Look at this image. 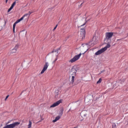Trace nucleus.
Segmentation results:
<instances>
[{
	"label": "nucleus",
	"instance_id": "nucleus-1",
	"mask_svg": "<svg viewBox=\"0 0 128 128\" xmlns=\"http://www.w3.org/2000/svg\"><path fill=\"white\" fill-rule=\"evenodd\" d=\"M112 36H114V32H107L105 34V38L104 39V42H106L107 44L109 42V44H110V40H112Z\"/></svg>",
	"mask_w": 128,
	"mask_h": 128
},
{
	"label": "nucleus",
	"instance_id": "nucleus-2",
	"mask_svg": "<svg viewBox=\"0 0 128 128\" xmlns=\"http://www.w3.org/2000/svg\"><path fill=\"white\" fill-rule=\"evenodd\" d=\"M110 48V42H108V44L105 47L98 50L95 53L96 56H99V54H102V52H106V50L108 48Z\"/></svg>",
	"mask_w": 128,
	"mask_h": 128
},
{
	"label": "nucleus",
	"instance_id": "nucleus-3",
	"mask_svg": "<svg viewBox=\"0 0 128 128\" xmlns=\"http://www.w3.org/2000/svg\"><path fill=\"white\" fill-rule=\"evenodd\" d=\"M95 45H96V43L94 42H89L88 44H86L84 46V48H88L86 50L83 54H86V52L88 50V48H90L94 46H95Z\"/></svg>",
	"mask_w": 128,
	"mask_h": 128
},
{
	"label": "nucleus",
	"instance_id": "nucleus-4",
	"mask_svg": "<svg viewBox=\"0 0 128 128\" xmlns=\"http://www.w3.org/2000/svg\"><path fill=\"white\" fill-rule=\"evenodd\" d=\"M82 56V53H80L78 55L75 56L72 58L70 60L69 62H71L72 64V62H76L80 58V56Z\"/></svg>",
	"mask_w": 128,
	"mask_h": 128
},
{
	"label": "nucleus",
	"instance_id": "nucleus-5",
	"mask_svg": "<svg viewBox=\"0 0 128 128\" xmlns=\"http://www.w3.org/2000/svg\"><path fill=\"white\" fill-rule=\"evenodd\" d=\"M80 38L82 40H84L86 38V30H84V28L80 30Z\"/></svg>",
	"mask_w": 128,
	"mask_h": 128
},
{
	"label": "nucleus",
	"instance_id": "nucleus-6",
	"mask_svg": "<svg viewBox=\"0 0 128 128\" xmlns=\"http://www.w3.org/2000/svg\"><path fill=\"white\" fill-rule=\"evenodd\" d=\"M76 67L75 66H73L70 71V74L72 76H76Z\"/></svg>",
	"mask_w": 128,
	"mask_h": 128
},
{
	"label": "nucleus",
	"instance_id": "nucleus-7",
	"mask_svg": "<svg viewBox=\"0 0 128 128\" xmlns=\"http://www.w3.org/2000/svg\"><path fill=\"white\" fill-rule=\"evenodd\" d=\"M48 66H49L48 62H46V64L44 66L43 69L40 72V74H44V72H46V70H48Z\"/></svg>",
	"mask_w": 128,
	"mask_h": 128
},
{
	"label": "nucleus",
	"instance_id": "nucleus-8",
	"mask_svg": "<svg viewBox=\"0 0 128 128\" xmlns=\"http://www.w3.org/2000/svg\"><path fill=\"white\" fill-rule=\"evenodd\" d=\"M62 102V100H60L57 101L56 102L50 106V108H56V106H58V104H61Z\"/></svg>",
	"mask_w": 128,
	"mask_h": 128
},
{
	"label": "nucleus",
	"instance_id": "nucleus-9",
	"mask_svg": "<svg viewBox=\"0 0 128 128\" xmlns=\"http://www.w3.org/2000/svg\"><path fill=\"white\" fill-rule=\"evenodd\" d=\"M32 14V12L30 11V12H28V13L26 14H24V15L23 16H24V18H26V16L27 17V18H29L30 16V14Z\"/></svg>",
	"mask_w": 128,
	"mask_h": 128
},
{
	"label": "nucleus",
	"instance_id": "nucleus-10",
	"mask_svg": "<svg viewBox=\"0 0 128 128\" xmlns=\"http://www.w3.org/2000/svg\"><path fill=\"white\" fill-rule=\"evenodd\" d=\"M60 116H58L56 117L55 120H53L52 122H58V120H60Z\"/></svg>",
	"mask_w": 128,
	"mask_h": 128
},
{
	"label": "nucleus",
	"instance_id": "nucleus-11",
	"mask_svg": "<svg viewBox=\"0 0 128 128\" xmlns=\"http://www.w3.org/2000/svg\"><path fill=\"white\" fill-rule=\"evenodd\" d=\"M90 18H89L86 20V22L82 25L81 26H86V22H90Z\"/></svg>",
	"mask_w": 128,
	"mask_h": 128
},
{
	"label": "nucleus",
	"instance_id": "nucleus-12",
	"mask_svg": "<svg viewBox=\"0 0 128 128\" xmlns=\"http://www.w3.org/2000/svg\"><path fill=\"white\" fill-rule=\"evenodd\" d=\"M60 116H62V114H64V108H61L60 109Z\"/></svg>",
	"mask_w": 128,
	"mask_h": 128
},
{
	"label": "nucleus",
	"instance_id": "nucleus-13",
	"mask_svg": "<svg viewBox=\"0 0 128 128\" xmlns=\"http://www.w3.org/2000/svg\"><path fill=\"white\" fill-rule=\"evenodd\" d=\"M16 2L14 1L12 4L11 7L14 8V6H16Z\"/></svg>",
	"mask_w": 128,
	"mask_h": 128
},
{
	"label": "nucleus",
	"instance_id": "nucleus-14",
	"mask_svg": "<svg viewBox=\"0 0 128 128\" xmlns=\"http://www.w3.org/2000/svg\"><path fill=\"white\" fill-rule=\"evenodd\" d=\"M72 84H74V76H72Z\"/></svg>",
	"mask_w": 128,
	"mask_h": 128
},
{
	"label": "nucleus",
	"instance_id": "nucleus-15",
	"mask_svg": "<svg viewBox=\"0 0 128 128\" xmlns=\"http://www.w3.org/2000/svg\"><path fill=\"white\" fill-rule=\"evenodd\" d=\"M32 128V122L29 121V124L28 125V128Z\"/></svg>",
	"mask_w": 128,
	"mask_h": 128
},
{
	"label": "nucleus",
	"instance_id": "nucleus-16",
	"mask_svg": "<svg viewBox=\"0 0 128 128\" xmlns=\"http://www.w3.org/2000/svg\"><path fill=\"white\" fill-rule=\"evenodd\" d=\"M16 22H14L13 24V29L14 30L16 29Z\"/></svg>",
	"mask_w": 128,
	"mask_h": 128
},
{
	"label": "nucleus",
	"instance_id": "nucleus-17",
	"mask_svg": "<svg viewBox=\"0 0 128 128\" xmlns=\"http://www.w3.org/2000/svg\"><path fill=\"white\" fill-rule=\"evenodd\" d=\"M16 52V50H15V49L12 50L11 52L12 54H14V53Z\"/></svg>",
	"mask_w": 128,
	"mask_h": 128
},
{
	"label": "nucleus",
	"instance_id": "nucleus-18",
	"mask_svg": "<svg viewBox=\"0 0 128 128\" xmlns=\"http://www.w3.org/2000/svg\"><path fill=\"white\" fill-rule=\"evenodd\" d=\"M18 48V45H16L14 48H13L14 50H16Z\"/></svg>",
	"mask_w": 128,
	"mask_h": 128
},
{
	"label": "nucleus",
	"instance_id": "nucleus-19",
	"mask_svg": "<svg viewBox=\"0 0 128 128\" xmlns=\"http://www.w3.org/2000/svg\"><path fill=\"white\" fill-rule=\"evenodd\" d=\"M102 82V78H100L99 80L97 82V84H100Z\"/></svg>",
	"mask_w": 128,
	"mask_h": 128
},
{
	"label": "nucleus",
	"instance_id": "nucleus-20",
	"mask_svg": "<svg viewBox=\"0 0 128 128\" xmlns=\"http://www.w3.org/2000/svg\"><path fill=\"white\" fill-rule=\"evenodd\" d=\"M12 8H13L12 7V6H10V8H9V9L8 10V12H10L11 11V10H12Z\"/></svg>",
	"mask_w": 128,
	"mask_h": 128
},
{
	"label": "nucleus",
	"instance_id": "nucleus-21",
	"mask_svg": "<svg viewBox=\"0 0 128 128\" xmlns=\"http://www.w3.org/2000/svg\"><path fill=\"white\" fill-rule=\"evenodd\" d=\"M21 22V21H20V19H18V20L16 22L17 23V24H18V22Z\"/></svg>",
	"mask_w": 128,
	"mask_h": 128
},
{
	"label": "nucleus",
	"instance_id": "nucleus-22",
	"mask_svg": "<svg viewBox=\"0 0 128 128\" xmlns=\"http://www.w3.org/2000/svg\"><path fill=\"white\" fill-rule=\"evenodd\" d=\"M56 28H58V24H56V26L54 28L53 30H56Z\"/></svg>",
	"mask_w": 128,
	"mask_h": 128
},
{
	"label": "nucleus",
	"instance_id": "nucleus-23",
	"mask_svg": "<svg viewBox=\"0 0 128 128\" xmlns=\"http://www.w3.org/2000/svg\"><path fill=\"white\" fill-rule=\"evenodd\" d=\"M24 16H22L21 18H20V20L22 22V20H24Z\"/></svg>",
	"mask_w": 128,
	"mask_h": 128
},
{
	"label": "nucleus",
	"instance_id": "nucleus-24",
	"mask_svg": "<svg viewBox=\"0 0 128 128\" xmlns=\"http://www.w3.org/2000/svg\"><path fill=\"white\" fill-rule=\"evenodd\" d=\"M106 71L104 70H102L100 71V72L99 74H102V72H104Z\"/></svg>",
	"mask_w": 128,
	"mask_h": 128
},
{
	"label": "nucleus",
	"instance_id": "nucleus-25",
	"mask_svg": "<svg viewBox=\"0 0 128 128\" xmlns=\"http://www.w3.org/2000/svg\"><path fill=\"white\" fill-rule=\"evenodd\" d=\"M56 60H58V58H56V59L54 61H53V64H55Z\"/></svg>",
	"mask_w": 128,
	"mask_h": 128
},
{
	"label": "nucleus",
	"instance_id": "nucleus-26",
	"mask_svg": "<svg viewBox=\"0 0 128 128\" xmlns=\"http://www.w3.org/2000/svg\"><path fill=\"white\" fill-rule=\"evenodd\" d=\"M8 96H10L8 95L6 98H5V100H8Z\"/></svg>",
	"mask_w": 128,
	"mask_h": 128
},
{
	"label": "nucleus",
	"instance_id": "nucleus-27",
	"mask_svg": "<svg viewBox=\"0 0 128 128\" xmlns=\"http://www.w3.org/2000/svg\"><path fill=\"white\" fill-rule=\"evenodd\" d=\"M54 52H57V54H58V51L56 50H54Z\"/></svg>",
	"mask_w": 128,
	"mask_h": 128
},
{
	"label": "nucleus",
	"instance_id": "nucleus-28",
	"mask_svg": "<svg viewBox=\"0 0 128 128\" xmlns=\"http://www.w3.org/2000/svg\"><path fill=\"white\" fill-rule=\"evenodd\" d=\"M8 0H6V4H8Z\"/></svg>",
	"mask_w": 128,
	"mask_h": 128
},
{
	"label": "nucleus",
	"instance_id": "nucleus-29",
	"mask_svg": "<svg viewBox=\"0 0 128 128\" xmlns=\"http://www.w3.org/2000/svg\"><path fill=\"white\" fill-rule=\"evenodd\" d=\"M54 50H53L51 52V54H52V53H54Z\"/></svg>",
	"mask_w": 128,
	"mask_h": 128
},
{
	"label": "nucleus",
	"instance_id": "nucleus-30",
	"mask_svg": "<svg viewBox=\"0 0 128 128\" xmlns=\"http://www.w3.org/2000/svg\"><path fill=\"white\" fill-rule=\"evenodd\" d=\"M60 50V48H57V50L58 52V50Z\"/></svg>",
	"mask_w": 128,
	"mask_h": 128
},
{
	"label": "nucleus",
	"instance_id": "nucleus-31",
	"mask_svg": "<svg viewBox=\"0 0 128 128\" xmlns=\"http://www.w3.org/2000/svg\"><path fill=\"white\" fill-rule=\"evenodd\" d=\"M14 30H15V29H14ZM14 30L13 29V32H14Z\"/></svg>",
	"mask_w": 128,
	"mask_h": 128
},
{
	"label": "nucleus",
	"instance_id": "nucleus-32",
	"mask_svg": "<svg viewBox=\"0 0 128 128\" xmlns=\"http://www.w3.org/2000/svg\"><path fill=\"white\" fill-rule=\"evenodd\" d=\"M20 70V68H18V70Z\"/></svg>",
	"mask_w": 128,
	"mask_h": 128
},
{
	"label": "nucleus",
	"instance_id": "nucleus-33",
	"mask_svg": "<svg viewBox=\"0 0 128 128\" xmlns=\"http://www.w3.org/2000/svg\"><path fill=\"white\" fill-rule=\"evenodd\" d=\"M82 3L81 4V6H82Z\"/></svg>",
	"mask_w": 128,
	"mask_h": 128
},
{
	"label": "nucleus",
	"instance_id": "nucleus-34",
	"mask_svg": "<svg viewBox=\"0 0 128 128\" xmlns=\"http://www.w3.org/2000/svg\"><path fill=\"white\" fill-rule=\"evenodd\" d=\"M114 126H116V124H114Z\"/></svg>",
	"mask_w": 128,
	"mask_h": 128
}]
</instances>
